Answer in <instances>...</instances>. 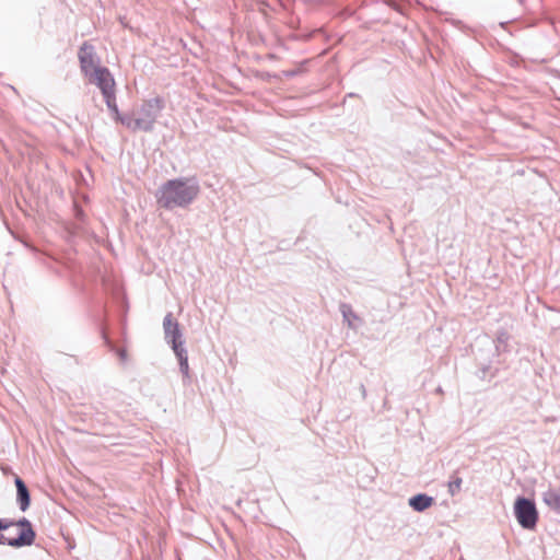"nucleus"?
<instances>
[{
  "label": "nucleus",
  "mask_w": 560,
  "mask_h": 560,
  "mask_svg": "<svg viewBox=\"0 0 560 560\" xmlns=\"http://www.w3.org/2000/svg\"><path fill=\"white\" fill-rule=\"evenodd\" d=\"M514 515L522 528L533 530L537 526L538 511L533 500L518 497L514 502Z\"/></svg>",
  "instance_id": "obj_3"
},
{
  "label": "nucleus",
  "mask_w": 560,
  "mask_h": 560,
  "mask_svg": "<svg viewBox=\"0 0 560 560\" xmlns=\"http://www.w3.org/2000/svg\"><path fill=\"white\" fill-rule=\"evenodd\" d=\"M86 78L101 90L102 95L115 90V80L106 67L97 68Z\"/></svg>",
  "instance_id": "obj_7"
},
{
  "label": "nucleus",
  "mask_w": 560,
  "mask_h": 560,
  "mask_svg": "<svg viewBox=\"0 0 560 560\" xmlns=\"http://www.w3.org/2000/svg\"><path fill=\"white\" fill-rule=\"evenodd\" d=\"M510 340V334L506 330H499L495 336L494 341H490L485 339L488 346H494L493 354H500L501 352H505L508 350V342Z\"/></svg>",
  "instance_id": "obj_11"
},
{
  "label": "nucleus",
  "mask_w": 560,
  "mask_h": 560,
  "mask_svg": "<svg viewBox=\"0 0 560 560\" xmlns=\"http://www.w3.org/2000/svg\"><path fill=\"white\" fill-rule=\"evenodd\" d=\"M200 192L195 177H178L168 179L160 186L155 197L160 207L166 210L187 208Z\"/></svg>",
  "instance_id": "obj_1"
},
{
  "label": "nucleus",
  "mask_w": 560,
  "mask_h": 560,
  "mask_svg": "<svg viewBox=\"0 0 560 560\" xmlns=\"http://www.w3.org/2000/svg\"><path fill=\"white\" fill-rule=\"evenodd\" d=\"M361 392H362L363 396H365V387H364V385H361Z\"/></svg>",
  "instance_id": "obj_20"
},
{
  "label": "nucleus",
  "mask_w": 560,
  "mask_h": 560,
  "mask_svg": "<svg viewBox=\"0 0 560 560\" xmlns=\"http://www.w3.org/2000/svg\"><path fill=\"white\" fill-rule=\"evenodd\" d=\"M164 107L165 102L161 96L145 100L132 113L126 114L122 125L133 132H150Z\"/></svg>",
  "instance_id": "obj_2"
},
{
  "label": "nucleus",
  "mask_w": 560,
  "mask_h": 560,
  "mask_svg": "<svg viewBox=\"0 0 560 560\" xmlns=\"http://www.w3.org/2000/svg\"><path fill=\"white\" fill-rule=\"evenodd\" d=\"M174 353H175V355H176V358L178 360L179 371H180V373L184 376V381L185 380H189L190 376H189V365H188L187 350L185 348H179V350L174 351Z\"/></svg>",
  "instance_id": "obj_13"
},
{
  "label": "nucleus",
  "mask_w": 560,
  "mask_h": 560,
  "mask_svg": "<svg viewBox=\"0 0 560 560\" xmlns=\"http://www.w3.org/2000/svg\"><path fill=\"white\" fill-rule=\"evenodd\" d=\"M103 97L107 108L113 113L115 120L120 121L122 124V119L126 117V115H121L118 109L115 90L103 94Z\"/></svg>",
  "instance_id": "obj_12"
},
{
  "label": "nucleus",
  "mask_w": 560,
  "mask_h": 560,
  "mask_svg": "<svg viewBox=\"0 0 560 560\" xmlns=\"http://www.w3.org/2000/svg\"><path fill=\"white\" fill-rule=\"evenodd\" d=\"M542 501L550 510L560 514V487L549 488L542 492Z\"/></svg>",
  "instance_id": "obj_10"
},
{
  "label": "nucleus",
  "mask_w": 560,
  "mask_h": 560,
  "mask_svg": "<svg viewBox=\"0 0 560 560\" xmlns=\"http://www.w3.org/2000/svg\"><path fill=\"white\" fill-rule=\"evenodd\" d=\"M117 354H118V357H119V359L121 361H126L127 360V351H126V349H118L117 350Z\"/></svg>",
  "instance_id": "obj_18"
},
{
  "label": "nucleus",
  "mask_w": 560,
  "mask_h": 560,
  "mask_svg": "<svg viewBox=\"0 0 560 560\" xmlns=\"http://www.w3.org/2000/svg\"><path fill=\"white\" fill-rule=\"evenodd\" d=\"M13 526L12 520H2L0 518V532L5 530L9 527Z\"/></svg>",
  "instance_id": "obj_16"
},
{
  "label": "nucleus",
  "mask_w": 560,
  "mask_h": 560,
  "mask_svg": "<svg viewBox=\"0 0 560 560\" xmlns=\"http://www.w3.org/2000/svg\"><path fill=\"white\" fill-rule=\"evenodd\" d=\"M12 523L13 526H19L21 530L18 537L8 540V546L13 548L32 546L36 538V533L33 528L32 523L26 517H22L18 521L12 520Z\"/></svg>",
  "instance_id": "obj_4"
},
{
  "label": "nucleus",
  "mask_w": 560,
  "mask_h": 560,
  "mask_svg": "<svg viewBox=\"0 0 560 560\" xmlns=\"http://www.w3.org/2000/svg\"><path fill=\"white\" fill-rule=\"evenodd\" d=\"M463 479L456 475L452 476V479L448 481L447 489L451 495L457 494L462 489Z\"/></svg>",
  "instance_id": "obj_15"
},
{
  "label": "nucleus",
  "mask_w": 560,
  "mask_h": 560,
  "mask_svg": "<svg viewBox=\"0 0 560 560\" xmlns=\"http://www.w3.org/2000/svg\"><path fill=\"white\" fill-rule=\"evenodd\" d=\"M163 329L165 340L167 343L172 345L173 351H177L179 348H184L183 334L179 328V324L173 319L172 313H167L164 317Z\"/></svg>",
  "instance_id": "obj_6"
},
{
  "label": "nucleus",
  "mask_w": 560,
  "mask_h": 560,
  "mask_svg": "<svg viewBox=\"0 0 560 560\" xmlns=\"http://www.w3.org/2000/svg\"><path fill=\"white\" fill-rule=\"evenodd\" d=\"M14 483L16 487V501L21 511L25 512L31 504V494L25 482L20 478L15 477Z\"/></svg>",
  "instance_id": "obj_8"
},
{
  "label": "nucleus",
  "mask_w": 560,
  "mask_h": 560,
  "mask_svg": "<svg viewBox=\"0 0 560 560\" xmlns=\"http://www.w3.org/2000/svg\"><path fill=\"white\" fill-rule=\"evenodd\" d=\"M78 58L80 61V69L84 77L93 73L97 68H103L100 66V58L96 55L95 47L89 42H84L79 51Z\"/></svg>",
  "instance_id": "obj_5"
},
{
  "label": "nucleus",
  "mask_w": 560,
  "mask_h": 560,
  "mask_svg": "<svg viewBox=\"0 0 560 560\" xmlns=\"http://www.w3.org/2000/svg\"><path fill=\"white\" fill-rule=\"evenodd\" d=\"M10 538H7L4 535L0 534V545H2V544H7L8 545V540Z\"/></svg>",
  "instance_id": "obj_19"
},
{
  "label": "nucleus",
  "mask_w": 560,
  "mask_h": 560,
  "mask_svg": "<svg viewBox=\"0 0 560 560\" xmlns=\"http://www.w3.org/2000/svg\"><path fill=\"white\" fill-rule=\"evenodd\" d=\"M339 310L340 313L342 314L343 322H346L350 328H355L353 322L359 320L360 318L353 312L351 305L348 303H341Z\"/></svg>",
  "instance_id": "obj_14"
},
{
  "label": "nucleus",
  "mask_w": 560,
  "mask_h": 560,
  "mask_svg": "<svg viewBox=\"0 0 560 560\" xmlns=\"http://www.w3.org/2000/svg\"><path fill=\"white\" fill-rule=\"evenodd\" d=\"M480 364V371L482 373V378L486 377L487 373L490 371L491 369V362H489L488 364H485L482 362L479 363Z\"/></svg>",
  "instance_id": "obj_17"
},
{
  "label": "nucleus",
  "mask_w": 560,
  "mask_h": 560,
  "mask_svg": "<svg viewBox=\"0 0 560 560\" xmlns=\"http://www.w3.org/2000/svg\"><path fill=\"white\" fill-rule=\"evenodd\" d=\"M409 506L416 512H423L434 504V498L427 493H418L408 500Z\"/></svg>",
  "instance_id": "obj_9"
}]
</instances>
